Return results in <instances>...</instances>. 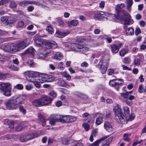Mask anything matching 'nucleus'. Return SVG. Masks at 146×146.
Listing matches in <instances>:
<instances>
[{"label": "nucleus", "instance_id": "nucleus-1", "mask_svg": "<svg viewBox=\"0 0 146 146\" xmlns=\"http://www.w3.org/2000/svg\"><path fill=\"white\" fill-rule=\"evenodd\" d=\"M25 99L22 96H15L11 97L4 103L6 109L9 110H16L19 108V111L23 114L25 115L26 110L21 104L25 103Z\"/></svg>", "mask_w": 146, "mask_h": 146}, {"label": "nucleus", "instance_id": "nucleus-2", "mask_svg": "<svg viewBox=\"0 0 146 146\" xmlns=\"http://www.w3.org/2000/svg\"><path fill=\"white\" fill-rule=\"evenodd\" d=\"M124 3L118 4L115 7L116 14H113V17L117 19L120 20V22L124 21V25H129L130 22L131 16L127 11L123 9L125 7Z\"/></svg>", "mask_w": 146, "mask_h": 146}, {"label": "nucleus", "instance_id": "nucleus-3", "mask_svg": "<svg viewBox=\"0 0 146 146\" xmlns=\"http://www.w3.org/2000/svg\"><path fill=\"white\" fill-rule=\"evenodd\" d=\"M124 110L123 114L121 108L118 106L117 109L113 108V110L115 113V119L118 122L121 123H125V118H126L130 115V111L129 108L127 106L123 108Z\"/></svg>", "mask_w": 146, "mask_h": 146}, {"label": "nucleus", "instance_id": "nucleus-4", "mask_svg": "<svg viewBox=\"0 0 146 146\" xmlns=\"http://www.w3.org/2000/svg\"><path fill=\"white\" fill-rule=\"evenodd\" d=\"M53 98L44 96L37 99L34 100L32 102V105L36 107L46 106L51 104Z\"/></svg>", "mask_w": 146, "mask_h": 146}, {"label": "nucleus", "instance_id": "nucleus-5", "mask_svg": "<svg viewBox=\"0 0 146 146\" xmlns=\"http://www.w3.org/2000/svg\"><path fill=\"white\" fill-rule=\"evenodd\" d=\"M18 19L15 16H5L1 17L2 24L4 26L11 27L14 25Z\"/></svg>", "mask_w": 146, "mask_h": 146}, {"label": "nucleus", "instance_id": "nucleus-6", "mask_svg": "<svg viewBox=\"0 0 146 146\" xmlns=\"http://www.w3.org/2000/svg\"><path fill=\"white\" fill-rule=\"evenodd\" d=\"M84 39L80 38H78L75 41V43H73V46H75L74 49L80 50L79 51L82 53H84L88 50L89 48L83 46L85 44Z\"/></svg>", "mask_w": 146, "mask_h": 146}, {"label": "nucleus", "instance_id": "nucleus-7", "mask_svg": "<svg viewBox=\"0 0 146 146\" xmlns=\"http://www.w3.org/2000/svg\"><path fill=\"white\" fill-rule=\"evenodd\" d=\"M11 85L8 82L2 83L0 82V90L3 92V94L7 96L11 95Z\"/></svg>", "mask_w": 146, "mask_h": 146}, {"label": "nucleus", "instance_id": "nucleus-8", "mask_svg": "<svg viewBox=\"0 0 146 146\" xmlns=\"http://www.w3.org/2000/svg\"><path fill=\"white\" fill-rule=\"evenodd\" d=\"M43 46H45L46 48L48 49L56 48L57 47V45L56 42L53 41H50L49 40H48L44 39L43 40Z\"/></svg>", "mask_w": 146, "mask_h": 146}, {"label": "nucleus", "instance_id": "nucleus-9", "mask_svg": "<svg viewBox=\"0 0 146 146\" xmlns=\"http://www.w3.org/2000/svg\"><path fill=\"white\" fill-rule=\"evenodd\" d=\"M30 39L29 38L25 39L24 40L17 43V46L19 51L25 48L29 44Z\"/></svg>", "mask_w": 146, "mask_h": 146}, {"label": "nucleus", "instance_id": "nucleus-10", "mask_svg": "<svg viewBox=\"0 0 146 146\" xmlns=\"http://www.w3.org/2000/svg\"><path fill=\"white\" fill-rule=\"evenodd\" d=\"M35 49L32 46H31L25 50L24 52L21 53L22 56H25L27 54L34 55L35 52Z\"/></svg>", "mask_w": 146, "mask_h": 146}, {"label": "nucleus", "instance_id": "nucleus-11", "mask_svg": "<svg viewBox=\"0 0 146 146\" xmlns=\"http://www.w3.org/2000/svg\"><path fill=\"white\" fill-rule=\"evenodd\" d=\"M69 33L70 32L68 31L62 32L57 29L56 30L55 36L57 37L62 38L68 35Z\"/></svg>", "mask_w": 146, "mask_h": 146}, {"label": "nucleus", "instance_id": "nucleus-12", "mask_svg": "<svg viewBox=\"0 0 146 146\" xmlns=\"http://www.w3.org/2000/svg\"><path fill=\"white\" fill-rule=\"evenodd\" d=\"M103 59L104 58L103 57H102L100 60L99 63L98 64L96 65V66L97 67L98 66L99 67V66H100V69L101 71V72L103 74H105L106 72L108 69L107 67L105 68L104 65V66L102 68V67L103 66Z\"/></svg>", "mask_w": 146, "mask_h": 146}, {"label": "nucleus", "instance_id": "nucleus-13", "mask_svg": "<svg viewBox=\"0 0 146 146\" xmlns=\"http://www.w3.org/2000/svg\"><path fill=\"white\" fill-rule=\"evenodd\" d=\"M30 136L29 134H21L20 135L19 140L21 142H25L29 140H31Z\"/></svg>", "mask_w": 146, "mask_h": 146}, {"label": "nucleus", "instance_id": "nucleus-14", "mask_svg": "<svg viewBox=\"0 0 146 146\" xmlns=\"http://www.w3.org/2000/svg\"><path fill=\"white\" fill-rule=\"evenodd\" d=\"M104 127V128L108 132L110 131H112L113 129V128L112 127L110 123L108 121H105Z\"/></svg>", "mask_w": 146, "mask_h": 146}, {"label": "nucleus", "instance_id": "nucleus-15", "mask_svg": "<svg viewBox=\"0 0 146 146\" xmlns=\"http://www.w3.org/2000/svg\"><path fill=\"white\" fill-rule=\"evenodd\" d=\"M43 75L44 76H42V77L46 79V80L48 82H52L56 78L54 76L52 75L44 74Z\"/></svg>", "mask_w": 146, "mask_h": 146}, {"label": "nucleus", "instance_id": "nucleus-16", "mask_svg": "<svg viewBox=\"0 0 146 146\" xmlns=\"http://www.w3.org/2000/svg\"><path fill=\"white\" fill-rule=\"evenodd\" d=\"M38 117L42 123L43 126H44L46 124V119L40 113H38Z\"/></svg>", "mask_w": 146, "mask_h": 146}, {"label": "nucleus", "instance_id": "nucleus-17", "mask_svg": "<svg viewBox=\"0 0 146 146\" xmlns=\"http://www.w3.org/2000/svg\"><path fill=\"white\" fill-rule=\"evenodd\" d=\"M17 45V43L16 44L13 43H11V53L16 52L19 51Z\"/></svg>", "mask_w": 146, "mask_h": 146}, {"label": "nucleus", "instance_id": "nucleus-18", "mask_svg": "<svg viewBox=\"0 0 146 146\" xmlns=\"http://www.w3.org/2000/svg\"><path fill=\"white\" fill-rule=\"evenodd\" d=\"M102 14H101V12L98 11L95 12L94 17L95 19L101 20L102 18H101V17H102Z\"/></svg>", "mask_w": 146, "mask_h": 146}, {"label": "nucleus", "instance_id": "nucleus-19", "mask_svg": "<svg viewBox=\"0 0 146 146\" xmlns=\"http://www.w3.org/2000/svg\"><path fill=\"white\" fill-rule=\"evenodd\" d=\"M111 49L112 52L115 54L117 53L119 50L117 45L115 44L111 45Z\"/></svg>", "mask_w": 146, "mask_h": 146}, {"label": "nucleus", "instance_id": "nucleus-20", "mask_svg": "<svg viewBox=\"0 0 146 146\" xmlns=\"http://www.w3.org/2000/svg\"><path fill=\"white\" fill-rule=\"evenodd\" d=\"M31 78H33L34 77H37L40 76V75H43L44 74L42 73H40L39 72L36 71H31Z\"/></svg>", "mask_w": 146, "mask_h": 146}, {"label": "nucleus", "instance_id": "nucleus-21", "mask_svg": "<svg viewBox=\"0 0 146 146\" xmlns=\"http://www.w3.org/2000/svg\"><path fill=\"white\" fill-rule=\"evenodd\" d=\"M112 112L109 109H106L104 113L103 114L104 117L108 118L110 117L111 115Z\"/></svg>", "mask_w": 146, "mask_h": 146}, {"label": "nucleus", "instance_id": "nucleus-22", "mask_svg": "<svg viewBox=\"0 0 146 146\" xmlns=\"http://www.w3.org/2000/svg\"><path fill=\"white\" fill-rule=\"evenodd\" d=\"M134 29L132 27H129L125 31L126 34L127 36L132 35L134 34Z\"/></svg>", "mask_w": 146, "mask_h": 146}, {"label": "nucleus", "instance_id": "nucleus-23", "mask_svg": "<svg viewBox=\"0 0 146 146\" xmlns=\"http://www.w3.org/2000/svg\"><path fill=\"white\" fill-rule=\"evenodd\" d=\"M31 71H27L23 73V74L26 80H29L30 82H32L31 79L27 80V77L29 78H31Z\"/></svg>", "mask_w": 146, "mask_h": 146}, {"label": "nucleus", "instance_id": "nucleus-24", "mask_svg": "<svg viewBox=\"0 0 146 146\" xmlns=\"http://www.w3.org/2000/svg\"><path fill=\"white\" fill-rule=\"evenodd\" d=\"M62 58L63 55L62 54L59 52L56 53L53 57L54 59H56L59 60H60Z\"/></svg>", "mask_w": 146, "mask_h": 146}, {"label": "nucleus", "instance_id": "nucleus-25", "mask_svg": "<svg viewBox=\"0 0 146 146\" xmlns=\"http://www.w3.org/2000/svg\"><path fill=\"white\" fill-rule=\"evenodd\" d=\"M11 43H7L4 47V50L7 52H11Z\"/></svg>", "mask_w": 146, "mask_h": 146}, {"label": "nucleus", "instance_id": "nucleus-26", "mask_svg": "<svg viewBox=\"0 0 146 146\" xmlns=\"http://www.w3.org/2000/svg\"><path fill=\"white\" fill-rule=\"evenodd\" d=\"M58 83H60L62 86L64 87L68 88L70 86L66 83L64 80L61 79L58 80Z\"/></svg>", "mask_w": 146, "mask_h": 146}, {"label": "nucleus", "instance_id": "nucleus-27", "mask_svg": "<svg viewBox=\"0 0 146 146\" xmlns=\"http://www.w3.org/2000/svg\"><path fill=\"white\" fill-rule=\"evenodd\" d=\"M69 115H61L62 123H68V116Z\"/></svg>", "mask_w": 146, "mask_h": 146}, {"label": "nucleus", "instance_id": "nucleus-28", "mask_svg": "<svg viewBox=\"0 0 146 146\" xmlns=\"http://www.w3.org/2000/svg\"><path fill=\"white\" fill-rule=\"evenodd\" d=\"M129 118L127 119V117L126 118H125V123H127L128 121H131L133 120L135 117V115L133 113H131L128 116Z\"/></svg>", "mask_w": 146, "mask_h": 146}, {"label": "nucleus", "instance_id": "nucleus-29", "mask_svg": "<svg viewBox=\"0 0 146 146\" xmlns=\"http://www.w3.org/2000/svg\"><path fill=\"white\" fill-rule=\"evenodd\" d=\"M44 39H40V38L38 39V40L36 41V42H35V44L36 45L38 46H41L42 47L43 46V44L42 42H43V40H44Z\"/></svg>", "mask_w": 146, "mask_h": 146}, {"label": "nucleus", "instance_id": "nucleus-30", "mask_svg": "<svg viewBox=\"0 0 146 146\" xmlns=\"http://www.w3.org/2000/svg\"><path fill=\"white\" fill-rule=\"evenodd\" d=\"M128 49L127 48H123L119 52V54L121 56L123 57L125 54L128 52Z\"/></svg>", "mask_w": 146, "mask_h": 146}, {"label": "nucleus", "instance_id": "nucleus-31", "mask_svg": "<svg viewBox=\"0 0 146 146\" xmlns=\"http://www.w3.org/2000/svg\"><path fill=\"white\" fill-rule=\"evenodd\" d=\"M113 137H110L108 139H107L105 143H103L102 145V146H108L110 143L111 142L112 139Z\"/></svg>", "mask_w": 146, "mask_h": 146}, {"label": "nucleus", "instance_id": "nucleus-32", "mask_svg": "<svg viewBox=\"0 0 146 146\" xmlns=\"http://www.w3.org/2000/svg\"><path fill=\"white\" fill-rule=\"evenodd\" d=\"M46 30L48 31V33L51 34L53 33L54 30L51 24L49 25L46 28Z\"/></svg>", "mask_w": 146, "mask_h": 146}, {"label": "nucleus", "instance_id": "nucleus-33", "mask_svg": "<svg viewBox=\"0 0 146 146\" xmlns=\"http://www.w3.org/2000/svg\"><path fill=\"white\" fill-rule=\"evenodd\" d=\"M7 123L8 125H9V127L11 129H13L14 128V123L13 121L12 120H8V119H7Z\"/></svg>", "mask_w": 146, "mask_h": 146}, {"label": "nucleus", "instance_id": "nucleus-34", "mask_svg": "<svg viewBox=\"0 0 146 146\" xmlns=\"http://www.w3.org/2000/svg\"><path fill=\"white\" fill-rule=\"evenodd\" d=\"M8 3H10L9 7L12 8H14L17 7V5L14 1H8Z\"/></svg>", "mask_w": 146, "mask_h": 146}, {"label": "nucleus", "instance_id": "nucleus-35", "mask_svg": "<svg viewBox=\"0 0 146 146\" xmlns=\"http://www.w3.org/2000/svg\"><path fill=\"white\" fill-rule=\"evenodd\" d=\"M102 118L101 117H99L96 118V124L98 125H99L103 122Z\"/></svg>", "mask_w": 146, "mask_h": 146}, {"label": "nucleus", "instance_id": "nucleus-36", "mask_svg": "<svg viewBox=\"0 0 146 146\" xmlns=\"http://www.w3.org/2000/svg\"><path fill=\"white\" fill-rule=\"evenodd\" d=\"M68 117V123H72L75 121L76 119V118L74 116L69 115Z\"/></svg>", "mask_w": 146, "mask_h": 146}, {"label": "nucleus", "instance_id": "nucleus-37", "mask_svg": "<svg viewBox=\"0 0 146 146\" xmlns=\"http://www.w3.org/2000/svg\"><path fill=\"white\" fill-rule=\"evenodd\" d=\"M57 21L59 25L61 26H63L64 25V23L63 21L60 18H56Z\"/></svg>", "mask_w": 146, "mask_h": 146}, {"label": "nucleus", "instance_id": "nucleus-38", "mask_svg": "<svg viewBox=\"0 0 146 146\" xmlns=\"http://www.w3.org/2000/svg\"><path fill=\"white\" fill-rule=\"evenodd\" d=\"M29 135H30V138L31 139V140L37 137H38L39 135L37 132H35L34 133L29 134Z\"/></svg>", "mask_w": 146, "mask_h": 146}, {"label": "nucleus", "instance_id": "nucleus-39", "mask_svg": "<svg viewBox=\"0 0 146 146\" xmlns=\"http://www.w3.org/2000/svg\"><path fill=\"white\" fill-rule=\"evenodd\" d=\"M23 124L22 123L19 124L16 127V130L17 131H20L24 128L23 127Z\"/></svg>", "mask_w": 146, "mask_h": 146}, {"label": "nucleus", "instance_id": "nucleus-40", "mask_svg": "<svg viewBox=\"0 0 146 146\" xmlns=\"http://www.w3.org/2000/svg\"><path fill=\"white\" fill-rule=\"evenodd\" d=\"M78 21L76 20H72L70 22V25L73 26H76L78 24Z\"/></svg>", "mask_w": 146, "mask_h": 146}, {"label": "nucleus", "instance_id": "nucleus-41", "mask_svg": "<svg viewBox=\"0 0 146 146\" xmlns=\"http://www.w3.org/2000/svg\"><path fill=\"white\" fill-rule=\"evenodd\" d=\"M27 3L30 4H33L35 5H36L38 6L40 5V3L37 2L32 1H27Z\"/></svg>", "mask_w": 146, "mask_h": 146}, {"label": "nucleus", "instance_id": "nucleus-42", "mask_svg": "<svg viewBox=\"0 0 146 146\" xmlns=\"http://www.w3.org/2000/svg\"><path fill=\"white\" fill-rule=\"evenodd\" d=\"M14 88L18 90H22L23 89V85L21 84H18L16 86H15Z\"/></svg>", "mask_w": 146, "mask_h": 146}, {"label": "nucleus", "instance_id": "nucleus-43", "mask_svg": "<svg viewBox=\"0 0 146 146\" xmlns=\"http://www.w3.org/2000/svg\"><path fill=\"white\" fill-rule=\"evenodd\" d=\"M82 126L86 131H88L89 129L90 126L87 123H84L83 124Z\"/></svg>", "mask_w": 146, "mask_h": 146}, {"label": "nucleus", "instance_id": "nucleus-44", "mask_svg": "<svg viewBox=\"0 0 146 146\" xmlns=\"http://www.w3.org/2000/svg\"><path fill=\"white\" fill-rule=\"evenodd\" d=\"M49 94L50 96L53 97V98H52L53 99L54 98H56L57 96V94L54 91H51L50 92Z\"/></svg>", "mask_w": 146, "mask_h": 146}, {"label": "nucleus", "instance_id": "nucleus-45", "mask_svg": "<svg viewBox=\"0 0 146 146\" xmlns=\"http://www.w3.org/2000/svg\"><path fill=\"white\" fill-rule=\"evenodd\" d=\"M24 23L22 21H21L18 22L17 23V25L18 27L19 28H22L24 25Z\"/></svg>", "mask_w": 146, "mask_h": 146}, {"label": "nucleus", "instance_id": "nucleus-46", "mask_svg": "<svg viewBox=\"0 0 146 146\" xmlns=\"http://www.w3.org/2000/svg\"><path fill=\"white\" fill-rule=\"evenodd\" d=\"M131 59L129 57H125L124 59L123 62L126 64H129L131 62Z\"/></svg>", "mask_w": 146, "mask_h": 146}, {"label": "nucleus", "instance_id": "nucleus-47", "mask_svg": "<svg viewBox=\"0 0 146 146\" xmlns=\"http://www.w3.org/2000/svg\"><path fill=\"white\" fill-rule=\"evenodd\" d=\"M121 96L124 98H125L126 99H127L128 97L129 96V94H128V93H127V92L126 91L124 93H121Z\"/></svg>", "mask_w": 146, "mask_h": 146}, {"label": "nucleus", "instance_id": "nucleus-48", "mask_svg": "<svg viewBox=\"0 0 146 146\" xmlns=\"http://www.w3.org/2000/svg\"><path fill=\"white\" fill-rule=\"evenodd\" d=\"M141 30L139 27H136L135 31V35L138 36L139 34L141 33Z\"/></svg>", "mask_w": 146, "mask_h": 146}, {"label": "nucleus", "instance_id": "nucleus-49", "mask_svg": "<svg viewBox=\"0 0 146 146\" xmlns=\"http://www.w3.org/2000/svg\"><path fill=\"white\" fill-rule=\"evenodd\" d=\"M143 87L142 84L139 85L138 89V92L140 93H141L143 92Z\"/></svg>", "mask_w": 146, "mask_h": 146}, {"label": "nucleus", "instance_id": "nucleus-50", "mask_svg": "<svg viewBox=\"0 0 146 146\" xmlns=\"http://www.w3.org/2000/svg\"><path fill=\"white\" fill-rule=\"evenodd\" d=\"M109 84L110 86L115 87L117 86V85H122V83H119L118 82H115L114 83V84H111V83L110 82H109Z\"/></svg>", "mask_w": 146, "mask_h": 146}, {"label": "nucleus", "instance_id": "nucleus-51", "mask_svg": "<svg viewBox=\"0 0 146 146\" xmlns=\"http://www.w3.org/2000/svg\"><path fill=\"white\" fill-rule=\"evenodd\" d=\"M128 134L125 133L124 134L123 137L124 138H123V139L125 141L129 142L130 141V139L128 137Z\"/></svg>", "mask_w": 146, "mask_h": 146}, {"label": "nucleus", "instance_id": "nucleus-52", "mask_svg": "<svg viewBox=\"0 0 146 146\" xmlns=\"http://www.w3.org/2000/svg\"><path fill=\"white\" fill-rule=\"evenodd\" d=\"M128 99H126L124 101V102L128 106H131L133 104L132 102L131 101H129Z\"/></svg>", "mask_w": 146, "mask_h": 146}, {"label": "nucleus", "instance_id": "nucleus-53", "mask_svg": "<svg viewBox=\"0 0 146 146\" xmlns=\"http://www.w3.org/2000/svg\"><path fill=\"white\" fill-rule=\"evenodd\" d=\"M54 120L55 123L56 122H60L62 123V120L61 116H59L57 117H56L55 118H53Z\"/></svg>", "mask_w": 146, "mask_h": 146}, {"label": "nucleus", "instance_id": "nucleus-54", "mask_svg": "<svg viewBox=\"0 0 146 146\" xmlns=\"http://www.w3.org/2000/svg\"><path fill=\"white\" fill-rule=\"evenodd\" d=\"M49 53L50 52H45L44 53L43 52L42 53L40 52V54L41 55H42V56H40V57L41 58H45Z\"/></svg>", "mask_w": 146, "mask_h": 146}, {"label": "nucleus", "instance_id": "nucleus-55", "mask_svg": "<svg viewBox=\"0 0 146 146\" xmlns=\"http://www.w3.org/2000/svg\"><path fill=\"white\" fill-rule=\"evenodd\" d=\"M40 36L38 34H36L34 37L33 39L34 41V42H36V41H37L38 39H39V37Z\"/></svg>", "mask_w": 146, "mask_h": 146}, {"label": "nucleus", "instance_id": "nucleus-56", "mask_svg": "<svg viewBox=\"0 0 146 146\" xmlns=\"http://www.w3.org/2000/svg\"><path fill=\"white\" fill-rule=\"evenodd\" d=\"M97 129H95L93 130L91 133V135L95 137L97 132Z\"/></svg>", "mask_w": 146, "mask_h": 146}, {"label": "nucleus", "instance_id": "nucleus-57", "mask_svg": "<svg viewBox=\"0 0 146 146\" xmlns=\"http://www.w3.org/2000/svg\"><path fill=\"white\" fill-rule=\"evenodd\" d=\"M8 3V0H0V5H3Z\"/></svg>", "mask_w": 146, "mask_h": 146}, {"label": "nucleus", "instance_id": "nucleus-58", "mask_svg": "<svg viewBox=\"0 0 146 146\" xmlns=\"http://www.w3.org/2000/svg\"><path fill=\"white\" fill-rule=\"evenodd\" d=\"M122 66L123 67V70H131V68H129L127 67V66L124 65H122Z\"/></svg>", "mask_w": 146, "mask_h": 146}, {"label": "nucleus", "instance_id": "nucleus-59", "mask_svg": "<svg viewBox=\"0 0 146 146\" xmlns=\"http://www.w3.org/2000/svg\"><path fill=\"white\" fill-rule=\"evenodd\" d=\"M139 24L142 27H144L146 24L145 22L143 20L140 21Z\"/></svg>", "mask_w": 146, "mask_h": 146}, {"label": "nucleus", "instance_id": "nucleus-60", "mask_svg": "<svg viewBox=\"0 0 146 146\" xmlns=\"http://www.w3.org/2000/svg\"><path fill=\"white\" fill-rule=\"evenodd\" d=\"M34 9L33 6H30L28 7L27 10L28 12H31Z\"/></svg>", "mask_w": 146, "mask_h": 146}, {"label": "nucleus", "instance_id": "nucleus-61", "mask_svg": "<svg viewBox=\"0 0 146 146\" xmlns=\"http://www.w3.org/2000/svg\"><path fill=\"white\" fill-rule=\"evenodd\" d=\"M102 12L103 13V14H104L105 16L109 17L110 16L112 15H113V14L112 13H110L108 12H105L102 11Z\"/></svg>", "mask_w": 146, "mask_h": 146}, {"label": "nucleus", "instance_id": "nucleus-62", "mask_svg": "<svg viewBox=\"0 0 146 146\" xmlns=\"http://www.w3.org/2000/svg\"><path fill=\"white\" fill-rule=\"evenodd\" d=\"M27 3V1H24L19 3V5L20 6L24 7L25 6L26 3Z\"/></svg>", "mask_w": 146, "mask_h": 146}, {"label": "nucleus", "instance_id": "nucleus-63", "mask_svg": "<svg viewBox=\"0 0 146 146\" xmlns=\"http://www.w3.org/2000/svg\"><path fill=\"white\" fill-rule=\"evenodd\" d=\"M100 143H99V140H98L92 143V145H93V146H97L98 145H99V144Z\"/></svg>", "mask_w": 146, "mask_h": 146}, {"label": "nucleus", "instance_id": "nucleus-64", "mask_svg": "<svg viewBox=\"0 0 146 146\" xmlns=\"http://www.w3.org/2000/svg\"><path fill=\"white\" fill-rule=\"evenodd\" d=\"M62 102L61 101H58L56 102L55 104L56 106L59 107L62 105Z\"/></svg>", "mask_w": 146, "mask_h": 146}]
</instances>
